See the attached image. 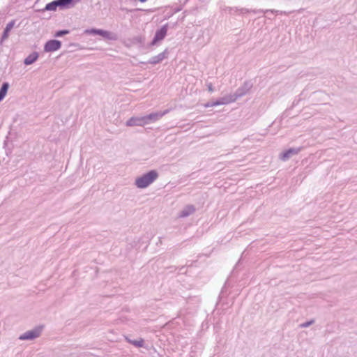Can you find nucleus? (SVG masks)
<instances>
[{
    "label": "nucleus",
    "mask_w": 357,
    "mask_h": 357,
    "mask_svg": "<svg viewBox=\"0 0 357 357\" xmlns=\"http://www.w3.org/2000/svg\"><path fill=\"white\" fill-rule=\"evenodd\" d=\"M158 177L155 170H151L135 179V184L138 188H145L153 183Z\"/></svg>",
    "instance_id": "nucleus-1"
},
{
    "label": "nucleus",
    "mask_w": 357,
    "mask_h": 357,
    "mask_svg": "<svg viewBox=\"0 0 357 357\" xmlns=\"http://www.w3.org/2000/svg\"><path fill=\"white\" fill-rule=\"evenodd\" d=\"M252 83L251 81L245 82L243 86L239 87L235 92V93L231 96V101H235L238 98H241L248 93V91L252 87Z\"/></svg>",
    "instance_id": "nucleus-2"
},
{
    "label": "nucleus",
    "mask_w": 357,
    "mask_h": 357,
    "mask_svg": "<svg viewBox=\"0 0 357 357\" xmlns=\"http://www.w3.org/2000/svg\"><path fill=\"white\" fill-rule=\"evenodd\" d=\"M43 326H37L33 330L28 331L20 336L21 340H32L38 337L43 331Z\"/></svg>",
    "instance_id": "nucleus-3"
},
{
    "label": "nucleus",
    "mask_w": 357,
    "mask_h": 357,
    "mask_svg": "<svg viewBox=\"0 0 357 357\" xmlns=\"http://www.w3.org/2000/svg\"><path fill=\"white\" fill-rule=\"evenodd\" d=\"M169 112L168 109L165 110L164 112H157L149 114L148 115L144 116L146 119V124L152 123L156 122L159 119H160L164 115Z\"/></svg>",
    "instance_id": "nucleus-4"
},
{
    "label": "nucleus",
    "mask_w": 357,
    "mask_h": 357,
    "mask_svg": "<svg viewBox=\"0 0 357 357\" xmlns=\"http://www.w3.org/2000/svg\"><path fill=\"white\" fill-rule=\"evenodd\" d=\"M61 47V41L58 40H50L44 45L45 52H52L59 50Z\"/></svg>",
    "instance_id": "nucleus-5"
},
{
    "label": "nucleus",
    "mask_w": 357,
    "mask_h": 357,
    "mask_svg": "<svg viewBox=\"0 0 357 357\" xmlns=\"http://www.w3.org/2000/svg\"><path fill=\"white\" fill-rule=\"evenodd\" d=\"M167 24L163 25L160 29L157 30L153 40L151 43V45H155L158 42L162 40L167 35Z\"/></svg>",
    "instance_id": "nucleus-6"
},
{
    "label": "nucleus",
    "mask_w": 357,
    "mask_h": 357,
    "mask_svg": "<svg viewBox=\"0 0 357 357\" xmlns=\"http://www.w3.org/2000/svg\"><path fill=\"white\" fill-rule=\"evenodd\" d=\"M126 125L129 127L144 126L146 125V119L144 118V116H132L126 121Z\"/></svg>",
    "instance_id": "nucleus-7"
},
{
    "label": "nucleus",
    "mask_w": 357,
    "mask_h": 357,
    "mask_svg": "<svg viewBox=\"0 0 357 357\" xmlns=\"http://www.w3.org/2000/svg\"><path fill=\"white\" fill-rule=\"evenodd\" d=\"M301 150V147L290 148L288 150L282 153L280 155V158L283 161H287L293 155H297Z\"/></svg>",
    "instance_id": "nucleus-8"
},
{
    "label": "nucleus",
    "mask_w": 357,
    "mask_h": 357,
    "mask_svg": "<svg viewBox=\"0 0 357 357\" xmlns=\"http://www.w3.org/2000/svg\"><path fill=\"white\" fill-rule=\"evenodd\" d=\"M84 33L87 34L99 35L105 38L113 39V38L111 37L112 33L109 31L102 29H98L94 28L91 29H86Z\"/></svg>",
    "instance_id": "nucleus-9"
},
{
    "label": "nucleus",
    "mask_w": 357,
    "mask_h": 357,
    "mask_svg": "<svg viewBox=\"0 0 357 357\" xmlns=\"http://www.w3.org/2000/svg\"><path fill=\"white\" fill-rule=\"evenodd\" d=\"M82 0H56L61 9L73 8Z\"/></svg>",
    "instance_id": "nucleus-10"
},
{
    "label": "nucleus",
    "mask_w": 357,
    "mask_h": 357,
    "mask_svg": "<svg viewBox=\"0 0 357 357\" xmlns=\"http://www.w3.org/2000/svg\"><path fill=\"white\" fill-rule=\"evenodd\" d=\"M167 54H168V51H167V50H165L164 52L160 53L159 54L152 56L149 59V63L151 64H153V65L159 63L160 62H161L163 59H165L167 56Z\"/></svg>",
    "instance_id": "nucleus-11"
},
{
    "label": "nucleus",
    "mask_w": 357,
    "mask_h": 357,
    "mask_svg": "<svg viewBox=\"0 0 357 357\" xmlns=\"http://www.w3.org/2000/svg\"><path fill=\"white\" fill-rule=\"evenodd\" d=\"M195 211V207L193 205H187L179 213V218H186Z\"/></svg>",
    "instance_id": "nucleus-12"
},
{
    "label": "nucleus",
    "mask_w": 357,
    "mask_h": 357,
    "mask_svg": "<svg viewBox=\"0 0 357 357\" xmlns=\"http://www.w3.org/2000/svg\"><path fill=\"white\" fill-rule=\"evenodd\" d=\"M15 23V20H12L6 24V26L4 29L2 36H1V42H3L4 40L8 38L9 32L13 28Z\"/></svg>",
    "instance_id": "nucleus-13"
},
{
    "label": "nucleus",
    "mask_w": 357,
    "mask_h": 357,
    "mask_svg": "<svg viewBox=\"0 0 357 357\" xmlns=\"http://www.w3.org/2000/svg\"><path fill=\"white\" fill-rule=\"evenodd\" d=\"M38 58V54L34 52L25 58L24 63L26 66L33 63Z\"/></svg>",
    "instance_id": "nucleus-14"
},
{
    "label": "nucleus",
    "mask_w": 357,
    "mask_h": 357,
    "mask_svg": "<svg viewBox=\"0 0 357 357\" xmlns=\"http://www.w3.org/2000/svg\"><path fill=\"white\" fill-rule=\"evenodd\" d=\"M8 88L9 84L8 82H4L2 84L0 89V102L5 98Z\"/></svg>",
    "instance_id": "nucleus-15"
},
{
    "label": "nucleus",
    "mask_w": 357,
    "mask_h": 357,
    "mask_svg": "<svg viewBox=\"0 0 357 357\" xmlns=\"http://www.w3.org/2000/svg\"><path fill=\"white\" fill-rule=\"evenodd\" d=\"M131 45H142L144 43V38L141 36H136L129 40Z\"/></svg>",
    "instance_id": "nucleus-16"
},
{
    "label": "nucleus",
    "mask_w": 357,
    "mask_h": 357,
    "mask_svg": "<svg viewBox=\"0 0 357 357\" xmlns=\"http://www.w3.org/2000/svg\"><path fill=\"white\" fill-rule=\"evenodd\" d=\"M58 7H59V6L58 3L56 2V0H55L50 3H48L45 6V7L43 10V11H45V10L55 11Z\"/></svg>",
    "instance_id": "nucleus-17"
},
{
    "label": "nucleus",
    "mask_w": 357,
    "mask_h": 357,
    "mask_svg": "<svg viewBox=\"0 0 357 357\" xmlns=\"http://www.w3.org/2000/svg\"><path fill=\"white\" fill-rule=\"evenodd\" d=\"M231 102H232L231 101V97H230V98H222L220 100L212 102L211 104V106L213 107V106L225 105V104H227V103Z\"/></svg>",
    "instance_id": "nucleus-18"
},
{
    "label": "nucleus",
    "mask_w": 357,
    "mask_h": 357,
    "mask_svg": "<svg viewBox=\"0 0 357 357\" xmlns=\"http://www.w3.org/2000/svg\"><path fill=\"white\" fill-rule=\"evenodd\" d=\"M126 340H127V341L128 342H130V344H133L136 347H144V341L142 338H140L138 340H132L128 339V337H126Z\"/></svg>",
    "instance_id": "nucleus-19"
},
{
    "label": "nucleus",
    "mask_w": 357,
    "mask_h": 357,
    "mask_svg": "<svg viewBox=\"0 0 357 357\" xmlns=\"http://www.w3.org/2000/svg\"><path fill=\"white\" fill-rule=\"evenodd\" d=\"M70 33L69 30L63 29V30H59L56 31L54 34L55 37H61L64 35L68 34Z\"/></svg>",
    "instance_id": "nucleus-20"
},
{
    "label": "nucleus",
    "mask_w": 357,
    "mask_h": 357,
    "mask_svg": "<svg viewBox=\"0 0 357 357\" xmlns=\"http://www.w3.org/2000/svg\"><path fill=\"white\" fill-rule=\"evenodd\" d=\"M254 13H268V12H271L272 13H275V14H278V13H282V11H280V10H266V11H264L262 10H260L257 12H255V11H253Z\"/></svg>",
    "instance_id": "nucleus-21"
},
{
    "label": "nucleus",
    "mask_w": 357,
    "mask_h": 357,
    "mask_svg": "<svg viewBox=\"0 0 357 357\" xmlns=\"http://www.w3.org/2000/svg\"><path fill=\"white\" fill-rule=\"evenodd\" d=\"M314 322V320H310L309 321L304 322L300 325L301 328H307L311 326Z\"/></svg>",
    "instance_id": "nucleus-22"
},
{
    "label": "nucleus",
    "mask_w": 357,
    "mask_h": 357,
    "mask_svg": "<svg viewBox=\"0 0 357 357\" xmlns=\"http://www.w3.org/2000/svg\"><path fill=\"white\" fill-rule=\"evenodd\" d=\"M206 86L209 92L212 93L214 91V88L213 86L212 83H207Z\"/></svg>",
    "instance_id": "nucleus-23"
},
{
    "label": "nucleus",
    "mask_w": 357,
    "mask_h": 357,
    "mask_svg": "<svg viewBox=\"0 0 357 357\" xmlns=\"http://www.w3.org/2000/svg\"><path fill=\"white\" fill-rule=\"evenodd\" d=\"M239 11L242 14L248 13L250 12V10L245 8H242L239 9Z\"/></svg>",
    "instance_id": "nucleus-24"
},
{
    "label": "nucleus",
    "mask_w": 357,
    "mask_h": 357,
    "mask_svg": "<svg viewBox=\"0 0 357 357\" xmlns=\"http://www.w3.org/2000/svg\"><path fill=\"white\" fill-rule=\"evenodd\" d=\"M211 102H208V103H207V104L206 105V107H211Z\"/></svg>",
    "instance_id": "nucleus-25"
},
{
    "label": "nucleus",
    "mask_w": 357,
    "mask_h": 357,
    "mask_svg": "<svg viewBox=\"0 0 357 357\" xmlns=\"http://www.w3.org/2000/svg\"><path fill=\"white\" fill-rule=\"evenodd\" d=\"M140 2L144 3L146 2L147 0H139Z\"/></svg>",
    "instance_id": "nucleus-26"
}]
</instances>
